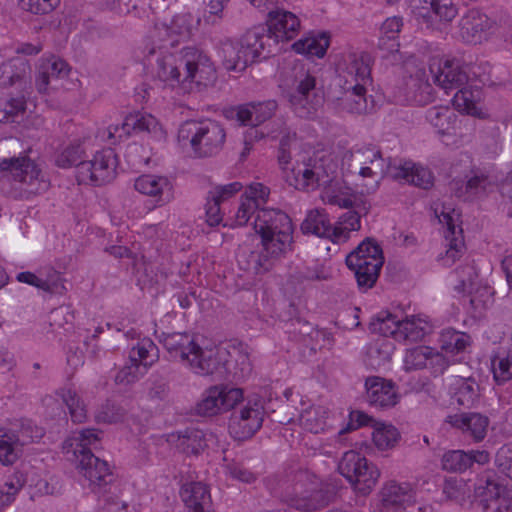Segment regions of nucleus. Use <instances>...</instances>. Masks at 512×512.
Masks as SVG:
<instances>
[{
    "mask_svg": "<svg viewBox=\"0 0 512 512\" xmlns=\"http://www.w3.org/2000/svg\"><path fill=\"white\" fill-rule=\"evenodd\" d=\"M492 187L488 176H474L467 180L464 188L457 191V196L465 201L478 200L486 196Z\"/></svg>",
    "mask_w": 512,
    "mask_h": 512,
    "instance_id": "obj_47",
    "label": "nucleus"
},
{
    "mask_svg": "<svg viewBox=\"0 0 512 512\" xmlns=\"http://www.w3.org/2000/svg\"><path fill=\"white\" fill-rule=\"evenodd\" d=\"M338 471L353 486L354 490L366 495L377 484L380 471L368 462L365 456L355 450L345 452L338 463Z\"/></svg>",
    "mask_w": 512,
    "mask_h": 512,
    "instance_id": "obj_17",
    "label": "nucleus"
},
{
    "mask_svg": "<svg viewBox=\"0 0 512 512\" xmlns=\"http://www.w3.org/2000/svg\"><path fill=\"white\" fill-rule=\"evenodd\" d=\"M440 350L420 345L407 349L403 356L406 371L427 369L431 374H443L450 365L461 361L472 339L469 334L452 328L443 329L438 338Z\"/></svg>",
    "mask_w": 512,
    "mask_h": 512,
    "instance_id": "obj_5",
    "label": "nucleus"
},
{
    "mask_svg": "<svg viewBox=\"0 0 512 512\" xmlns=\"http://www.w3.org/2000/svg\"><path fill=\"white\" fill-rule=\"evenodd\" d=\"M180 497L192 512H204L211 502L208 487L202 482H187L180 489Z\"/></svg>",
    "mask_w": 512,
    "mask_h": 512,
    "instance_id": "obj_39",
    "label": "nucleus"
},
{
    "mask_svg": "<svg viewBox=\"0 0 512 512\" xmlns=\"http://www.w3.org/2000/svg\"><path fill=\"white\" fill-rule=\"evenodd\" d=\"M220 204L216 200H211L208 196L206 204V221L210 226H216L222 221Z\"/></svg>",
    "mask_w": 512,
    "mask_h": 512,
    "instance_id": "obj_62",
    "label": "nucleus"
},
{
    "mask_svg": "<svg viewBox=\"0 0 512 512\" xmlns=\"http://www.w3.org/2000/svg\"><path fill=\"white\" fill-rule=\"evenodd\" d=\"M158 359V349L152 340L143 338L129 352V365L116 376L119 383H130L144 375Z\"/></svg>",
    "mask_w": 512,
    "mask_h": 512,
    "instance_id": "obj_24",
    "label": "nucleus"
},
{
    "mask_svg": "<svg viewBox=\"0 0 512 512\" xmlns=\"http://www.w3.org/2000/svg\"><path fill=\"white\" fill-rule=\"evenodd\" d=\"M117 156L112 149H103L89 161L77 165V181L80 184L101 185L111 181L116 175Z\"/></svg>",
    "mask_w": 512,
    "mask_h": 512,
    "instance_id": "obj_22",
    "label": "nucleus"
},
{
    "mask_svg": "<svg viewBox=\"0 0 512 512\" xmlns=\"http://www.w3.org/2000/svg\"><path fill=\"white\" fill-rule=\"evenodd\" d=\"M442 468L452 472H462L470 467V457L462 450H452L442 456Z\"/></svg>",
    "mask_w": 512,
    "mask_h": 512,
    "instance_id": "obj_53",
    "label": "nucleus"
},
{
    "mask_svg": "<svg viewBox=\"0 0 512 512\" xmlns=\"http://www.w3.org/2000/svg\"><path fill=\"white\" fill-rule=\"evenodd\" d=\"M453 105L459 112L477 118H485L488 115L481 103V91L477 86L459 90L453 98Z\"/></svg>",
    "mask_w": 512,
    "mask_h": 512,
    "instance_id": "obj_38",
    "label": "nucleus"
},
{
    "mask_svg": "<svg viewBox=\"0 0 512 512\" xmlns=\"http://www.w3.org/2000/svg\"><path fill=\"white\" fill-rule=\"evenodd\" d=\"M185 71V50L179 54L167 53L157 59L155 80L163 89L183 95L182 82Z\"/></svg>",
    "mask_w": 512,
    "mask_h": 512,
    "instance_id": "obj_26",
    "label": "nucleus"
},
{
    "mask_svg": "<svg viewBox=\"0 0 512 512\" xmlns=\"http://www.w3.org/2000/svg\"><path fill=\"white\" fill-rule=\"evenodd\" d=\"M376 422V420L372 419L368 414L363 411L354 410L349 413V421L347 427L340 430V433H344L350 430H356L363 426H371Z\"/></svg>",
    "mask_w": 512,
    "mask_h": 512,
    "instance_id": "obj_60",
    "label": "nucleus"
},
{
    "mask_svg": "<svg viewBox=\"0 0 512 512\" xmlns=\"http://www.w3.org/2000/svg\"><path fill=\"white\" fill-rule=\"evenodd\" d=\"M60 0H22V7L35 14H45L52 11Z\"/></svg>",
    "mask_w": 512,
    "mask_h": 512,
    "instance_id": "obj_61",
    "label": "nucleus"
},
{
    "mask_svg": "<svg viewBox=\"0 0 512 512\" xmlns=\"http://www.w3.org/2000/svg\"><path fill=\"white\" fill-rule=\"evenodd\" d=\"M362 147L361 149H365ZM360 148L348 151L343 155L342 165L339 168L337 158L332 155H324L315 159L296 161L289 165V156L284 149L278 156L279 164L284 172L285 179L290 186L299 190H314L321 188V198L324 202L348 207L356 204L358 197L351 192L349 186L343 181V176L350 170L351 163L356 162L354 158L346 157L347 154L355 153Z\"/></svg>",
    "mask_w": 512,
    "mask_h": 512,
    "instance_id": "obj_2",
    "label": "nucleus"
},
{
    "mask_svg": "<svg viewBox=\"0 0 512 512\" xmlns=\"http://www.w3.org/2000/svg\"><path fill=\"white\" fill-rule=\"evenodd\" d=\"M217 79L214 64L203 52L185 49V71L182 93L200 92L213 85Z\"/></svg>",
    "mask_w": 512,
    "mask_h": 512,
    "instance_id": "obj_19",
    "label": "nucleus"
},
{
    "mask_svg": "<svg viewBox=\"0 0 512 512\" xmlns=\"http://www.w3.org/2000/svg\"><path fill=\"white\" fill-rule=\"evenodd\" d=\"M370 82V67L367 59L364 56L351 55L340 103L343 110L362 114L374 109L372 98L366 94V86Z\"/></svg>",
    "mask_w": 512,
    "mask_h": 512,
    "instance_id": "obj_9",
    "label": "nucleus"
},
{
    "mask_svg": "<svg viewBox=\"0 0 512 512\" xmlns=\"http://www.w3.org/2000/svg\"><path fill=\"white\" fill-rule=\"evenodd\" d=\"M346 157L354 158L360 165L359 171L353 180L351 192L356 193L358 200L355 207L359 212L348 211L341 215L332 226V242L335 244L346 242L351 232L361 228V214L369 210V203L363 198L364 195L374 193L380 186L384 175L405 183L427 189L433 184L432 173L422 165L410 160H394L385 165V160L380 152L374 147L359 149L355 153L347 154ZM353 207V205L348 206Z\"/></svg>",
    "mask_w": 512,
    "mask_h": 512,
    "instance_id": "obj_1",
    "label": "nucleus"
},
{
    "mask_svg": "<svg viewBox=\"0 0 512 512\" xmlns=\"http://www.w3.org/2000/svg\"><path fill=\"white\" fill-rule=\"evenodd\" d=\"M265 29L255 26L235 41H225L221 46L223 65L229 71H243L248 65L264 57Z\"/></svg>",
    "mask_w": 512,
    "mask_h": 512,
    "instance_id": "obj_10",
    "label": "nucleus"
},
{
    "mask_svg": "<svg viewBox=\"0 0 512 512\" xmlns=\"http://www.w3.org/2000/svg\"><path fill=\"white\" fill-rule=\"evenodd\" d=\"M243 188L241 182L235 181L224 185L214 186L209 191V197L211 200H216L219 203L225 202L235 196Z\"/></svg>",
    "mask_w": 512,
    "mask_h": 512,
    "instance_id": "obj_57",
    "label": "nucleus"
},
{
    "mask_svg": "<svg viewBox=\"0 0 512 512\" xmlns=\"http://www.w3.org/2000/svg\"><path fill=\"white\" fill-rule=\"evenodd\" d=\"M227 1L211 0L208 5V12L203 16V19L195 17L189 12H182L175 15L169 24H156L150 34V39L154 45L152 53L155 52V48L166 49L188 39L202 23L205 25L215 24L221 18Z\"/></svg>",
    "mask_w": 512,
    "mask_h": 512,
    "instance_id": "obj_6",
    "label": "nucleus"
},
{
    "mask_svg": "<svg viewBox=\"0 0 512 512\" xmlns=\"http://www.w3.org/2000/svg\"><path fill=\"white\" fill-rule=\"evenodd\" d=\"M237 261L242 269L255 273H258L262 268L267 269L257 253L251 252L250 255H247V250L244 247L238 252Z\"/></svg>",
    "mask_w": 512,
    "mask_h": 512,
    "instance_id": "obj_58",
    "label": "nucleus"
},
{
    "mask_svg": "<svg viewBox=\"0 0 512 512\" xmlns=\"http://www.w3.org/2000/svg\"><path fill=\"white\" fill-rule=\"evenodd\" d=\"M365 387L367 397L371 404L380 407H392L400 400L393 382L384 378L373 376L366 379Z\"/></svg>",
    "mask_w": 512,
    "mask_h": 512,
    "instance_id": "obj_34",
    "label": "nucleus"
},
{
    "mask_svg": "<svg viewBox=\"0 0 512 512\" xmlns=\"http://www.w3.org/2000/svg\"><path fill=\"white\" fill-rule=\"evenodd\" d=\"M225 138L224 128L211 120L187 121L180 126L178 132L179 141H188L193 152L200 157L218 153Z\"/></svg>",
    "mask_w": 512,
    "mask_h": 512,
    "instance_id": "obj_15",
    "label": "nucleus"
},
{
    "mask_svg": "<svg viewBox=\"0 0 512 512\" xmlns=\"http://www.w3.org/2000/svg\"><path fill=\"white\" fill-rule=\"evenodd\" d=\"M61 397L67 405L73 422L82 423L87 418V410L84 403L71 389L67 388L62 391Z\"/></svg>",
    "mask_w": 512,
    "mask_h": 512,
    "instance_id": "obj_52",
    "label": "nucleus"
},
{
    "mask_svg": "<svg viewBox=\"0 0 512 512\" xmlns=\"http://www.w3.org/2000/svg\"><path fill=\"white\" fill-rule=\"evenodd\" d=\"M167 441L179 451L186 454H197L205 447L204 433L193 429L185 434H170Z\"/></svg>",
    "mask_w": 512,
    "mask_h": 512,
    "instance_id": "obj_46",
    "label": "nucleus"
},
{
    "mask_svg": "<svg viewBox=\"0 0 512 512\" xmlns=\"http://www.w3.org/2000/svg\"><path fill=\"white\" fill-rule=\"evenodd\" d=\"M146 132L151 139L157 142H163L166 139V130L160 122L148 113H130L121 124H112L108 126L103 139L110 144H116L126 139L132 132Z\"/></svg>",
    "mask_w": 512,
    "mask_h": 512,
    "instance_id": "obj_18",
    "label": "nucleus"
},
{
    "mask_svg": "<svg viewBox=\"0 0 512 512\" xmlns=\"http://www.w3.org/2000/svg\"><path fill=\"white\" fill-rule=\"evenodd\" d=\"M134 189L150 198L153 209L163 207L175 198V187L173 181L164 175L143 174L134 181Z\"/></svg>",
    "mask_w": 512,
    "mask_h": 512,
    "instance_id": "obj_27",
    "label": "nucleus"
},
{
    "mask_svg": "<svg viewBox=\"0 0 512 512\" xmlns=\"http://www.w3.org/2000/svg\"><path fill=\"white\" fill-rule=\"evenodd\" d=\"M403 27V19L399 16L386 18L379 28L378 50L380 56L394 65L402 60L399 52V34Z\"/></svg>",
    "mask_w": 512,
    "mask_h": 512,
    "instance_id": "obj_31",
    "label": "nucleus"
},
{
    "mask_svg": "<svg viewBox=\"0 0 512 512\" xmlns=\"http://www.w3.org/2000/svg\"><path fill=\"white\" fill-rule=\"evenodd\" d=\"M394 352V345L386 339L378 340L370 345L367 351V365L378 368L385 365Z\"/></svg>",
    "mask_w": 512,
    "mask_h": 512,
    "instance_id": "obj_49",
    "label": "nucleus"
},
{
    "mask_svg": "<svg viewBox=\"0 0 512 512\" xmlns=\"http://www.w3.org/2000/svg\"><path fill=\"white\" fill-rule=\"evenodd\" d=\"M266 28L269 38L277 43H286L298 35L301 22L296 14L278 8L268 13Z\"/></svg>",
    "mask_w": 512,
    "mask_h": 512,
    "instance_id": "obj_29",
    "label": "nucleus"
},
{
    "mask_svg": "<svg viewBox=\"0 0 512 512\" xmlns=\"http://www.w3.org/2000/svg\"><path fill=\"white\" fill-rule=\"evenodd\" d=\"M443 492L448 499L465 505L470 497V486L464 479L452 477L446 480Z\"/></svg>",
    "mask_w": 512,
    "mask_h": 512,
    "instance_id": "obj_51",
    "label": "nucleus"
},
{
    "mask_svg": "<svg viewBox=\"0 0 512 512\" xmlns=\"http://www.w3.org/2000/svg\"><path fill=\"white\" fill-rule=\"evenodd\" d=\"M457 13L453 0H420L419 5L413 6V14L419 24L433 30H441Z\"/></svg>",
    "mask_w": 512,
    "mask_h": 512,
    "instance_id": "obj_25",
    "label": "nucleus"
},
{
    "mask_svg": "<svg viewBox=\"0 0 512 512\" xmlns=\"http://www.w3.org/2000/svg\"><path fill=\"white\" fill-rule=\"evenodd\" d=\"M451 405L464 408L474 407L480 399V388L475 380L460 376H451L446 380Z\"/></svg>",
    "mask_w": 512,
    "mask_h": 512,
    "instance_id": "obj_32",
    "label": "nucleus"
},
{
    "mask_svg": "<svg viewBox=\"0 0 512 512\" xmlns=\"http://www.w3.org/2000/svg\"><path fill=\"white\" fill-rule=\"evenodd\" d=\"M435 326L429 317L417 315L402 318L388 311L379 312L370 322L374 334L391 337L398 342H417L430 335Z\"/></svg>",
    "mask_w": 512,
    "mask_h": 512,
    "instance_id": "obj_8",
    "label": "nucleus"
},
{
    "mask_svg": "<svg viewBox=\"0 0 512 512\" xmlns=\"http://www.w3.org/2000/svg\"><path fill=\"white\" fill-rule=\"evenodd\" d=\"M86 150L80 143H73L65 147L56 157V165L60 168L75 167L80 161H85Z\"/></svg>",
    "mask_w": 512,
    "mask_h": 512,
    "instance_id": "obj_50",
    "label": "nucleus"
},
{
    "mask_svg": "<svg viewBox=\"0 0 512 512\" xmlns=\"http://www.w3.org/2000/svg\"><path fill=\"white\" fill-rule=\"evenodd\" d=\"M433 79L436 85L448 91L462 84L466 80V74L455 59H445L439 63L438 72Z\"/></svg>",
    "mask_w": 512,
    "mask_h": 512,
    "instance_id": "obj_43",
    "label": "nucleus"
},
{
    "mask_svg": "<svg viewBox=\"0 0 512 512\" xmlns=\"http://www.w3.org/2000/svg\"><path fill=\"white\" fill-rule=\"evenodd\" d=\"M29 70L28 65L21 57L11 59L0 67V95L3 89L12 86L15 89H24L27 85L26 75ZM26 113L25 101L23 96L9 98L6 101L0 99V122L15 123L23 118Z\"/></svg>",
    "mask_w": 512,
    "mask_h": 512,
    "instance_id": "obj_11",
    "label": "nucleus"
},
{
    "mask_svg": "<svg viewBox=\"0 0 512 512\" xmlns=\"http://www.w3.org/2000/svg\"><path fill=\"white\" fill-rule=\"evenodd\" d=\"M474 497L483 512H512V490L492 474L478 479Z\"/></svg>",
    "mask_w": 512,
    "mask_h": 512,
    "instance_id": "obj_21",
    "label": "nucleus"
},
{
    "mask_svg": "<svg viewBox=\"0 0 512 512\" xmlns=\"http://www.w3.org/2000/svg\"><path fill=\"white\" fill-rule=\"evenodd\" d=\"M269 189L261 183H251L240 197L239 206L227 226L247 224L256 212L254 231L260 237L265 257L277 259L292 249L293 225L289 216L276 209L261 208L269 197Z\"/></svg>",
    "mask_w": 512,
    "mask_h": 512,
    "instance_id": "obj_3",
    "label": "nucleus"
},
{
    "mask_svg": "<svg viewBox=\"0 0 512 512\" xmlns=\"http://www.w3.org/2000/svg\"><path fill=\"white\" fill-rule=\"evenodd\" d=\"M69 74L70 68L62 59L55 56L41 59L36 76L38 92L40 94H46L50 89H70V84L66 79Z\"/></svg>",
    "mask_w": 512,
    "mask_h": 512,
    "instance_id": "obj_28",
    "label": "nucleus"
},
{
    "mask_svg": "<svg viewBox=\"0 0 512 512\" xmlns=\"http://www.w3.org/2000/svg\"><path fill=\"white\" fill-rule=\"evenodd\" d=\"M22 487L21 478L18 475L10 476L4 485L0 487V508L10 505Z\"/></svg>",
    "mask_w": 512,
    "mask_h": 512,
    "instance_id": "obj_56",
    "label": "nucleus"
},
{
    "mask_svg": "<svg viewBox=\"0 0 512 512\" xmlns=\"http://www.w3.org/2000/svg\"><path fill=\"white\" fill-rule=\"evenodd\" d=\"M493 374L498 382L512 378V348L505 355H499L493 360Z\"/></svg>",
    "mask_w": 512,
    "mask_h": 512,
    "instance_id": "obj_55",
    "label": "nucleus"
},
{
    "mask_svg": "<svg viewBox=\"0 0 512 512\" xmlns=\"http://www.w3.org/2000/svg\"><path fill=\"white\" fill-rule=\"evenodd\" d=\"M277 109L275 100L251 102L225 110V117L236 119L242 125H251L244 134V148L241 157L245 158L252 150L253 143L265 137L263 129L259 125L270 119Z\"/></svg>",
    "mask_w": 512,
    "mask_h": 512,
    "instance_id": "obj_12",
    "label": "nucleus"
},
{
    "mask_svg": "<svg viewBox=\"0 0 512 512\" xmlns=\"http://www.w3.org/2000/svg\"><path fill=\"white\" fill-rule=\"evenodd\" d=\"M122 417V413L114 405H107L96 414V420L103 423H115Z\"/></svg>",
    "mask_w": 512,
    "mask_h": 512,
    "instance_id": "obj_63",
    "label": "nucleus"
},
{
    "mask_svg": "<svg viewBox=\"0 0 512 512\" xmlns=\"http://www.w3.org/2000/svg\"><path fill=\"white\" fill-rule=\"evenodd\" d=\"M434 213L439 223L445 228L444 252L440 253L437 261L443 267H450L460 260L465 254L463 230L460 221V212L451 205H439L434 207Z\"/></svg>",
    "mask_w": 512,
    "mask_h": 512,
    "instance_id": "obj_16",
    "label": "nucleus"
},
{
    "mask_svg": "<svg viewBox=\"0 0 512 512\" xmlns=\"http://www.w3.org/2000/svg\"><path fill=\"white\" fill-rule=\"evenodd\" d=\"M264 406L259 396L246 399L229 419L228 431L236 440H246L252 437L262 426L264 420Z\"/></svg>",
    "mask_w": 512,
    "mask_h": 512,
    "instance_id": "obj_20",
    "label": "nucleus"
},
{
    "mask_svg": "<svg viewBox=\"0 0 512 512\" xmlns=\"http://www.w3.org/2000/svg\"><path fill=\"white\" fill-rule=\"evenodd\" d=\"M16 279L18 282L34 286L45 292H59L63 287L60 275L52 269L40 270L36 274L29 271L20 272Z\"/></svg>",
    "mask_w": 512,
    "mask_h": 512,
    "instance_id": "obj_41",
    "label": "nucleus"
},
{
    "mask_svg": "<svg viewBox=\"0 0 512 512\" xmlns=\"http://www.w3.org/2000/svg\"><path fill=\"white\" fill-rule=\"evenodd\" d=\"M162 341L171 356L179 357L196 374H212L222 363L229 364L224 361L225 350L218 347L202 349L186 333L169 334Z\"/></svg>",
    "mask_w": 512,
    "mask_h": 512,
    "instance_id": "obj_7",
    "label": "nucleus"
},
{
    "mask_svg": "<svg viewBox=\"0 0 512 512\" xmlns=\"http://www.w3.org/2000/svg\"><path fill=\"white\" fill-rule=\"evenodd\" d=\"M316 80L311 75L299 81L296 91L287 95L291 107L300 117H308L315 110V102L313 91L315 89Z\"/></svg>",
    "mask_w": 512,
    "mask_h": 512,
    "instance_id": "obj_35",
    "label": "nucleus"
},
{
    "mask_svg": "<svg viewBox=\"0 0 512 512\" xmlns=\"http://www.w3.org/2000/svg\"><path fill=\"white\" fill-rule=\"evenodd\" d=\"M324 504L325 499L321 490L307 491L302 496L290 500V505L301 511L316 510Z\"/></svg>",
    "mask_w": 512,
    "mask_h": 512,
    "instance_id": "obj_54",
    "label": "nucleus"
},
{
    "mask_svg": "<svg viewBox=\"0 0 512 512\" xmlns=\"http://www.w3.org/2000/svg\"><path fill=\"white\" fill-rule=\"evenodd\" d=\"M498 469L512 479V444L500 447L495 456Z\"/></svg>",
    "mask_w": 512,
    "mask_h": 512,
    "instance_id": "obj_59",
    "label": "nucleus"
},
{
    "mask_svg": "<svg viewBox=\"0 0 512 512\" xmlns=\"http://www.w3.org/2000/svg\"><path fill=\"white\" fill-rule=\"evenodd\" d=\"M299 423L309 432L320 433L332 427L333 419L325 406L311 405L302 409Z\"/></svg>",
    "mask_w": 512,
    "mask_h": 512,
    "instance_id": "obj_40",
    "label": "nucleus"
},
{
    "mask_svg": "<svg viewBox=\"0 0 512 512\" xmlns=\"http://www.w3.org/2000/svg\"><path fill=\"white\" fill-rule=\"evenodd\" d=\"M23 445L15 432L0 428V464L13 465L20 458Z\"/></svg>",
    "mask_w": 512,
    "mask_h": 512,
    "instance_id": "obj_44",
    "label": "nucleus"
},
{
    "mask_svg": "<svg viewBox=\"0 0 512 512\" xmlns=\"http://www.w3.org/2000/svg\"><path fill=\"white\" fill-rule=\"evenodd\" d=\"M383 264L382 248L370 238L363 240L346 256L347 267L353 271L359 287L365 290L375 284Z\"/></svg>",
    "mask_w": 512,
    "mask_h": 512,
    "instance_id": "obj_13",
    "label": "nucleus"
},
{
    "mask_svg": "<svg viewBox=\"0 0 512 512\" xmlns=\"http://www.w3.org/2000/svg\"><path fill=\"white\" fill-rule=\"evenodd\" d=\"M331 35L326 31L310 32L301 39L295 41L292 49L306 57L323 58L330 46Z\"/></svg>",
    "mask_w": 512,
    "mask_h": 512,
    "instance_id": "obj_37",
    "label": "nucleus"
},
{
    "mask_svg": "<svg viewBox=\"0 0 512 512\" xmlns=\"http://www.w3.org/2000/svg\"><path fill=\"white\" fill-rule=\"evenodd\" d=\"M427 118L441 135L450 134L454 130L455 115L448 107L431 108Z\"/></svg>",
    "mask_w": 512,
    "mask_h": 512,
    "instance_id": "obj_48",
    "label": "nucleus"
},
{
    "mask_svg": "<svg viewBox=\"0 0 512 512\" xmlns=\"http://www.w3.org/2000/svg\"><path fill=\"white\" fill-rule=\"evenodd\" d=\"M244 398L243 390L226 385L208 388L196 405V411L202 416H216L233 409Z\"/></svg>",
    "mask_w": 512,
    "mask_h": 512,
    "instance_id": "obj_23",
    "label": "nucleus"
},
{
    "mask_svg": "<svg viewBox=\"0 0 512 512\" xmlns=\"http://www.w3.org/2000/svg\"><path fill=\"white\" fill-rule=\"evenodd\" d=\"M446 422L467 433L474 441H482L487 433L489 419L480 413H461L449 415Z\"/></svg>",
    "mask_w": 512,
    "mask_h": 512,
    "instance_id": "obj_36",
    "label": "nucleus"
},
{
    "mask_svg": "<svg viewBox=\"0 0 512 512\" xmlns=\"http://www.w3.org/2000/svg\"><path fill=\"white\" fill-rule=\"evenodd\" d=\"M459 37L466 43L478 44L490 38L495 27L487 15L479 10H469L459 21Z\"/></svg>",
    "mask_w": 512,
    "mask_h": 512,
    "instance_id": "obj_30",
    "label": "nucleus"
},
{
    "mask_svg": "<svg viewBox=\"0 0 512 512\" xmlns=\"http://www.w3.org/2000/svg\"><path fill=\"white\" fill-rule=\"evenodd\" d=\"M100 440L98 430L85 428L71 432L62 444L64 458L73 465L79 483L96 494L105 491L113 479L108 462L92 453Z\"/></svg>",
    "mask_w": 512,
    "mask_h": 512,
    "instance_id": "obj_4",
    "label": "nucleus"
},
{
    "mask_svg": "<svg viewBox=\"0 0 512 512\" xmlns=\"http://www.w3.org/2000/svg\"><path fill=\"white\" fill-rule=\"evenodd\" d=\"M415 490L410 483H387L381 490V502L387 510L406 509L415 502Z\"/></svg>",
    "mask_w": 512,
    "mask_h": 512,
    "instance_id": "obj_33",
    "label": "nucleus"
},
{
    "mask_svg": "<svg viewBox=\"0 0 512 512\" xmlns=\"http://www.w3.org/2000/svg\"><path fill=\"white\" fill-rule=\"evenodd\" d=\"M301 229L305 234L327 238L332 242L333 228L330 225L328 215L323 210L314 209L309 211Z\"/></svg>",
    "mask_w": 512,
    "mask_h": 512,
    "instance_id": "obj_45",
    "label": "nucleus"
},
{
    "mask_svg": "<svg viewBox=\"0 0 512 512\" xmlns=\"http://www.w3.org/2000/svg\"><path fill=\"white\" fill-rule=\"evenodd\" d=\"M371 439L376 449L383 452L394 449L401 439V434L392 423L376 421L372 424Z\"/></svg>",
    "mask_w": 512,
    "mask_h": 512,
    "instance_id": "obj_42",
    "label": "nucleus"
},
{
    "mask_svg": "<svg viewBox=\"0 0 512 512\" xmlns=\"http://www.w3.org/2000/svg\"><path fill=\"white\" fill-rule=\"evenodd\" d=\"M503 210L512 218V172L502 184Z\"/></svg>",
    "mask_w": 512,
    "mask_h": 512,
    "instance_id": "obj_64",
    "label": "nucleus"
},
{
    "mask_svg": "<svg viewBox=\"0 0 512 512\" xmlns=\"http://www.w3.org/2000/svg\"><path fill=\"white\" fill-rule=\"evenodd\" d=\"M0 172L13 180L20 197L35 195L48 186L38 165L27 155L0 159Z\"/></svg>",
    "mask_w": 512,
    "mask_h": 512,
    "instance_id": "obj_14",
    "label": "nucleus"
}]
</instances>
